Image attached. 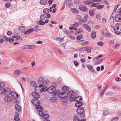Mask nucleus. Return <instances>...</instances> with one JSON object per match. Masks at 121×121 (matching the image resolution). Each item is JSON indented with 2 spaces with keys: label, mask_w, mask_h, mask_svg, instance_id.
Returning <instances> with one entry per match:
<instances>
[{
  "label": "nucleus",
  "mask_w": 121,
  "mask_h": 121,
  "mask_svg": "<svg viewBox=\"0 0 121 121\" xmlns=\"http://www.w3.org/2000/svg\"><path fill=\"white\" fill-rule=\"evenodd\" d=\"M74 92L73 91H69V93H60L58 95V96L60 98H61V101L64 102H65L67 100V97L69 96L70 101H72L75 97V95L73 94Z\"/></svg>",
  "instance_id": "f257e3e1"
},
{
  "label": "nucleus",
  "mask_w": 121,
  "mask_h": 121,
  "mask_svg": "<svg viewBox=\"0 0 121 121\" xmlns=\"http://www.w3.org/2000/svg\"><path fill=\"white\" fill-rule=\"evenodd\" d=\"M31 101L32 104L35 106V108L38 112L40 111H43V107L40 106V103L38 100L35 99H32Z\"/></svg>",
  "instance_id": "f03ea898"
},
{
  "label": "nucleus",
  "mask_w": 121,
  "mask_h": 121,
  "mask_svg": "<svg viewBox=\"0 0 121 121\" xmlns=\"http://www.w3.org/2000/svg\"><path fill=\"white\" fill-rule=\"evenodd\" d=\"M111 27H112L117 34L121 33V24L120 23H117L116 24L114 27L112 26Z\"/></svg>",
  "instance_id": "7ed1b4c3"
},
{
  "label": "nucleus",
  "mask_w": 121,
  "mask_h": 121,
  "mask_svg": "<svg viewBox=\"0 0 121 121\" xmlns=\"http://www.w3.org/2000/svg\"><path fill=\"white\" fill-rule=\"evenodd\" d=\"M56 84L55 83H53L52 86L47 89L48 92L50 93H52L56 90Z\"/></svg>",
  "instance_id": "20e7f679"
},
{
  "label": "nucleus",
  "mask_w": 121,
  "mask_h": 121,
  "mask_svg": "<svg viewBox=\"0 0 121 121\" xmlns=\"http://www.w3.org/2000/svg\"><path fill=\"white\" fill-rule=\"evenodd\" d=\"M42 111H40L38 112L39 115L43 117V119H44V120L45 119L48 120L49 117V115L47 114H44Z\"/></svg>",
  "instance_id": "39448f33"
},
{
  "label": "nucleus",
  "mask_w": 121,
  "mask_h": 121,
  "mask_svg": "<svg viewBox=\"0 0 121 121\" xmlns=\"http://www.w3.org/2000/svg\"><path fill=\"white\" fill-rule=\"evenodd\" d=\"M10 88L8 87L5 88L2 90V91L1 94H3L5 95H10Z\"/></svg>",
  "instance_id": "423d86ee"
},
{
  "label": "nucleus",
  "mask_w": 121,
  "mask_h": 121,
  "mask_svg": "<svg viewBox=\"0 0 121 121\" xmlns=\"http://www.w3.org/2000/svg\"><path fill=\"white\" fill-rule=\"evenodd\" d=\"M84 111V108L82 107H78L77 110V113L80 115L83 114Z\"/></svg>",
  "instance_id": "0eeeda50"
},
{
  "label": "nucleus",
  "mask_w": 121,
  "mask_h": 121,
  "mask_svg": "<svg viewBox=\"0 0 121 121\" xmlns=\"http://www.w3.org/2000/svg\"><path fill=\"white\" fill-rule=\"evenodd\" d=\"M79 9L80 10L83 12H86L88 10L87 8L84 5H81L79 6Z\"/></svg>",
  "instance_id": "6e6552de"
},
{
  "label": "nucleus",
  "mask_w": 121,
  "mask_h": 121,
  "mask_svg": "<svg viewBox=\"0 0 121 121\" xmlns=\"http://www.w3.org/2000/svg\"><path fill=\"white\" fill-rule=\"evenodd\" d=\"M12 97L14 99H17L18 97V95L14 91H12L10 94Z\"/></svg>",
  "instance_id": "1a4fd4ad"
},
{
  "label": "nucleus",
  "mask_w": 121,
  "mask_h": 121,
  "mask_svg": "<svg viewBox=\"0 0 121 121\" xmlns=\"http://www.w3.org/2000/svg\"><path fill=\"white\" fill-rule=\"evenodd\" d=\"M32 95L34 98H39L40 97V95L37 92H33L32 93Z\"/></svg>",
  "instance_id": "9d476101"
},
{
  "label": "nucleus",
  "mask_w": 121,
  "mask_h": 121,
  "mask_svg": "<svg viewBox=\"0 0 121 121\" xmlns=\"http://www.w3.org/2000/svg\"><path fill=\"white\" fill-rule=\"evenodd\" d=\"M9 95H6L4 98V100L7 103L10 101L12 99L11 97L9 96Z\"/></svg>",
  "instance_id": "9b49d317"
},
{
  "label": "nucleus",
  "mask_w": 121,
  "mask_h": 121,
  "mask_svg": "<svg viewBox=\"0 0 121 121\" xmlns=\"http://www.w3.org/2000/svg\"><path fill=\"white\" fill-rule=\"evenodd\" d=\"M69 90V88L67 86H64L62 88V90L63 92L61 93H68L67 92Z\"/></svg>",
  "instance_id": "f8f14e48"
},
{
  "label": "nucleus",
  "mask_w": 121,
  "mask_h": 121,
  "mask_svg": "<svg viewBox=\"0 0 121 121\" xmlns=\"http://www.w3.org/2000/svg\"><path fill=\"white\" fill-rule=\"evenodd\" d=\"M88 19V16L87 15H85L83 18H82V20L80 21L81 22H85L87 21Z\"/></svg>",
  "instance_id": "ddd939ff"
},
{
  "label": "nucleus",
  "mask_w": 121,
  "mask_h": 121,
  "mask_svg": "<svg viewBox=\"0 0 121 121\" xmlns=\"http://www.w3.org/2000/svg\"><path fill=\"white\" fill-rule=\"evenodd\" d=\"M65 3L66 6L69 7H71L72 5V3L70 0H67Z\"/></svg>",
  "instance_id": "4468645a"
},
{
  "label": "nucleus",
  "mask_w": 121,
  "mask_h": 121,
  "mask_svg": "<svg viewBox=\"0 0 121 121\" xmlns=\"http://www.w3.org/2000/svg\"><path fill=\"white\" fill-rule=\"evenodd\" d=\"M83 26L84 28L88 31H91V29L90 27L86 24H84L83 25Z\"/></svg>",
  "instance_id": "2eb2a0df"
},
{
  "label": "nucleus",
  "mask_w": 121,
  "mask_h": 121,
  "mask_svg": "<svg viewBox=\"0 0 121 121\" xmlns=\"http://www.w3.org/2000/svg\"><path fill=\"white\" fill-rule=\"evenodd\" d=\"M43 85L42 84H41L38 87H37L36 86L35 87V91L36 92L39 93L40 91V89H41V87L43 86Z\"/></svg>",
  "instance_id": "dca6fc26"
},
{
  "label": "nucleus",
  "mask_w": 121,
  "mask_h": 121,
  "mask_svg": "<svg viewBox=\"0 0 121 121\" xmlns=\"http://www.w3.org/2000/svg\"><path fill=\"white\" fill-rule=\"evenodd\" d=\"M121 16L118 15H117L115 18V19L116 21L117 22H121Z\"/></svg>",
  "instance_id": "f3484780"
},
{
  "label": "nucleus",
  "mask_w": 121,
  "mask_h": 121,
  "mask_svg": "<svg viewBox=\"0 0 121 121\" xmlns=\"http://www.w3.org/2000/svg\"><path fill=\"white\" fill-rule=\"evenodd\" d=\"M82 97L79 96H78L75 99H74V100L76 102H78L82 100Z\"/></svg>",
  "instance_id": "a211bd4d"
},
{
  "label": "nucleus",
  "mask_w": 121,
  "mask_h": 121,
  "mask_svg": "<svg viewBox=\"0 0 121 121\" xmlns=\"http://www.w3.org/2000/svg\"><path fill=\"white\" fill-rule=\"evenodd\" d=\"M99 4L97 3H93L92 2L91 4L90 5H89V6L91 7H95L98 6L99 5Z\"/></svg>",
  "instance_id": "6ab92c4d"
},
{
  "label": "nucleus",
  "mask_w": 121,
  "mask_h": 121,
  "mask_svg": "<svg viewBox=\"0 0 121 121\" xmlns=\"http://www.w3.org/2000/svg\"><path fill=\"white\" fill-rule=\"evenodd\" d=\"M92 0H87L83 2V4L85 5H90L92 3Z\"/></svg>",
  "instance_id": "aec40b11"
},
{
  "label": "nucleus",
  "mask_w": 121,
  "mask_h": 121,
  "mask_svg": "<svg viewBox=\"0 0 121 121\" xmlns=\"http://www.w3.org/2000/svg\"><path fill=\"white\" fill-rule=\"evenodd\" d=\"M44 78L43 77H40L38 81V83L39 84H41L44 83Z\"/></svg>",
  "instance_id": "412c9836"
},
{
  "label": "nucleus",
  "mask_w": 121,
  "mask_h": 121,
  "mask_svg": "<svg viewBox=\"0 0 121 121\" xmlns=\"http://www.w3.org/2000/svg\"><path fill=\"white\" fill-rule=\"evenodd\" d=\"M15 108L16 110L18 112H20L21 109V108L20 106L18 104H16L15 105Z\"/></svg>",
  "instance_id": "4be33fe9"
},
{
  "label": "nucleus",
  "mask_w": 121,
  "mask_h": 121,
  "mask_svg": "<svg viewBox=\"0 0 121 121\" xmlns=\"http://www.w3.org/2000/svg\"><path fill=\"white\" fill-rule=\"evenodd\" d=\"M5 84L3 82L0 83V94H1L2 93V90L3 89L2 88L5 86Z\"/></svg>",
  "instance_id": "5701e85b"
},
{
  "label": "nucleus",
  "mask_w": 121,
  "mask_h": 121,
  "mask_svg": "<svg viewBox=\"0 0 121 121\" xmlns=\"http://www.w3.org/2000/svg\"><path fill=\"white\" fill-rule=\"evenodd\" d=\"M20 73V72L18 70H17L14 72L13 74L15 76L17 77Z\"/></svg>",
  "instance_id": "b1692460"
},
{
  "label": "nucleus",
  "mask_w": 121,
  "mask_h": 121,
  "mask_svg": "<svg viewBox=\"0 0 121 121\" xmlns=\"http://www.w3.org/2000/svg\"><path fill=\"white\" fill-rule=\"evenodd\" d=\"M70 10L72 12L74 13L78 14V10L76 8H71Z\"/></svg>",
  "instance_id": "393cba45"
},
{
  "label": "nucleus",
  "mask_w": 121,
  "mask_h": 121,
  "mask_svg": "<svg viewBox=\"0 0 121 121\" xmlns=\"http://www.w3.org/2000/svg\"><path fill=\"white\" fill-rule=\"evenodd\" d=\"M49 12V10L48 9L45 8L43 10V13L45 14H48Z\"/></svg>",
  "instance_id": "a878e982"
},
{
  "label": "nucleus",
  "mask_w": 121,
  "mask_h": 121,
  "mask_svg": "<svg viewBox=\"0 0 121 121\" xmlns=\"http://www.w3.org/2000/svg\"><path fill=\"white\" fill-rule=\"evenodd\" d=\"M57 100V98L56 97H52L50 99L51 102H52L55 103L56 102Z\"/></svg>",
  "instance_id": "bb28decb"
},
{
  "label": "nucleus",
  "mask_w": 121,
  "mask_h": 121,
  "mask_svg": "<svg viewBox=\"0 0 121 121\" xmlns=\"http://www.w3.org/2000/svg\"><path fill=\"white\" fill-rule=\"evenodd\" d=\"M47 2L46 0H40V4L42 5H44L46 4Z\"/></svg>",
  "instance_id": "cd10ccee"
},
{
  "label": "nucleus",
  "mask_w": 121,
  "mask_h": 121,
  "mask_svg": "<svg viewBox=\"0 0 121 121\" xmlns=\"http://www.w3.org/2000/svg\"><path fill=\"white\" fill-rule=\"evenodd\" d=\"M47 90V89L46 88V87L45 86H43V87L41 88V89H40V91L41 92H46V91Z\"/></svg>",
  "instance_id": "c85d7f7f"
},
{
  "label": "nucleus",
  "mask_w": 121,
  "mask_h": 121,
  "mask_svg": "<svg viewBox=\"0 0 121 121\" xmlns=\"http://www.w3.org/2000/svg\"><path fill=\"white\" fill-rule=\"evenodd\" d=\"M82 105V102L80 101L77 102L75 103V105L76 107H79L80 106H81Z\"/></svg>",
  "instance_id": "c756f323"
},
{
  "label": "nucleus",
  "mask_w": 121,
  "mask_h": 121,
  "mask_svg": "<svg viewBox=\"0 0 121 121\" xmlns=\"http://www.w3.org/2000/svg\"><path fill=\"white\" fill-rule=\"evenodd\" d=\"M82 17V16L80 15H76V16L75 18L77 20H79V22H81L80 21L81 20H82V18H81Z\"/></svg>",
  "instance_id": "7c9ffc66"
},
{
  "label": "nucleus",
  "mask_w": 121,
  "mask_h": 121,
  "mask_svg": "<svg viewBox=\"0 0 121 121\" xmlns=\"http://www.w3.org/2000/svg\"><path fill=\"white\" fill-rule=\"evenodd\" d=\"M25 27L23 26H20L18 28V29L20 31L23 32L25 30Z\"/></svg>",
  "instance_id": "2f4dec72"
},
{
  "label": "nucleus",
  "mask_w": 121,
  "mask_h": 121,
  "mask_svg": "<svg viewBox=\"0 0 121 121\" xmlns=\"http://www.w3.org/2000/svg\"><path fill=\"white\" fill-rule=\"evenodd\" d=\"M89 13L90 16L91 17H93L94 16L95 14L94 11L92 10H89Z\"/></svg>",
  "instance_id": "473e14b6"
},
{
  "label": "nucleus",
  "mask_w": 121,
  "mask_h": 121,
  "mask_svg": "<svg viewBox=\"0 0 121 121\" xmlns=\"http://www.w3.org/2000/svg\"><path fill=\"white\" fill-rule=\"evenodd\" d=\"M33 30V29L32 28H31L27 30L24 33V34H29L30 33L32 32Z\"/></svg>",
  "instance_id": "72a5a7b5"
},
{
  "label": "nucleus",
  "mask_w": 121,
  "mask_h": 121,
  "mask_svg": "<svg viewBox=\"0 0 121 121\" xmlns=\"http://www.w3.org/2000/svg\"><path fill=\"white\" fill-rule=\"evenodd\" d=\"M96 36V32L95 31L92 32L91 34V37L93 39L95 38Z\"/></svg>",
  "instance_id": "f704fd0d"
},
{
  "label": "nucleus",
  "mask_w": 121,
  "mask_h": 121,
  "mask_svg": "<svg viewBox=\"0 0 121 121\" xmlns=\"http://www.w3.org/2000/svg\"><path fill=\"white\" fill-rule=\"evenodd\" d=\"M30 84L33 86L36 87L37 85L35 82L33 81H31L30 82Z\"/></svg>",
  "instance_id": "c9c22d12"
},
{
  "label": "nucleus",
  "mask_w": 121,
  "mask_h": 121,
  "mask_svg": "<svg viewBox=\"0 0 121 121\" xmlns=\"http://www.w3.org/2000/svg\"><path fill=\"white\" fill-rule=\"evenodd\" d=\"M60 91L59 90H55L53 92V95H56L59 94V93Z\"/></svg>",
  "instance_id": "e433bc0d"
},
{
  "label": "nucleus",
  "mask_w": 121,
  "mask_h": 121,
  "mask_svg": "<svg viewBox=\"0 0 121 121\" xmlns=\"http://www.w3.org/2000/svg\"><path fill=\"white\" fill-rule=\"evenodd\" d=\"M105 35L106 37L109 38L111 37L112 36L111 34L109 32L106 34Z\"/></svg>",
  "instance_id": "4c0bfd02"
},
{
  "label": "nucleus",
  "mask_w": 121,
  "mask_h": 121,
  "mask_svg": "<svg viewBox=\"0 0 121 121\" xmlns=\"http://www.w3.org/2000/svg\"><path fill=\"white\" fill-rule=\"evenodd\" d=\"M87 67L88 69L91 71L93 72H94V70L91 66L89 65H88L87 66Z\"/></svg>",
  "instance_id": "58836bf2"
},
{
  "label": "nucleus",
  "mask_w": 121,
  "mask_h": 121,
  "mask_svg": "<svg viewBox=\"0 0 121 121\" xmlns=\"http://www.w3.org/2000/svg\"><path fill=\"white\" fill-rule=\"evenodd\" d=\"M73 121H79L80 119L77 116H75L73 117Z\"/></svg>",
  "instance_id": "ea45409f"
},
{
  "label": "nucleus",
  "mask_w": 121,
  "mask_h": 121,
  "mask_svg": "<svg viewBox=\"0 0 121 121\" xmlns=\"http://www.w3.org/2000/svg\"><path fill=\"white\" fill-rule=\"evenodd\" d=\"M82 35H79L76 37V39L77 40H80L82 38Z\"/></svg>",
  "instance_id": "a19ab883"
},
{
  "label": "nucleus",
  "mask_w": 121,
  "mask_h": 121,
  "mask_svg": "<svg viewBox=\"0 0 121 121\" xmlns=\"http://www.w3.org/2000/svg\"><path fill=\"white\" fill-rule=\"evenodd\" d=\"M104 6L103 5H100L98 6L97 8L98 9H102L104 7Z\"/></svg>",
  "instance_id": "79ce46f5"
},
{
  "label": "nucleus",
  "mask_w": 121,
  "mask_h": 121,
  "mask_svg": "<svg viewBox=\"0 0 121 121\" xmlns=\"http://www.w3.org/2000/svg\"><path fill=\"white\" fill-rule=\"evenodd\" d=\"M38 24L39 25H43L45 24V22H43V21L40 20L39 21Z\"/></svg>",
  "instance_id": "37998d69"
},
{
  "label": "nucleus",
  "mask_w": 121,
  "mask_h": 121,
  "mask_svg": "<svg viewBox=\"0 0 121 121\" xmlns=\"http://www.w3.org/2000/svg\"><path fill=\"white\" fill-rule=\"evenodd\" d=\"M118 117H116L113 118L111 120V121H117L118 119Z\"/></svg>",
  "instance_id": "c03bdc74"
},
{
  "label": "nucleus",
  "mask_w": 121,
  "mask_h": 121,
  "mask_svg": "<svg viewBox=\"0 0 121 121\" xmlns=\"http://www.w3.org/2000/svg\"><path fill=\"white\" fill-rule=\"evenodd\" d=\"M79 26V24L78 23H76L74 24H73L72 25V26L74 28L75 27H77Z\"/></svg>",
  "instance_id": "a18cd8bd"
},
{
  "label": "nucleus",
  "mask_w": 121,
  "mask_h": 121,
  "mask_svg": "<svg viewBox=\"0 0 121 121\" xmlns=\"http://www.w3.org/2000/svg\"><path fill=\"white\" fill-rule=\"evenodd\" d=\"M50 83L49 81L48 80H46L44 81L43 83L45 85H48Z\"/></svg>",
  "instance_id": "49530a36"
},
{
  "label": "nucleus",
  "mask_w": 121,
  "mask_h": 121,
  "mask_svg": "<svg viewBox=\"0 0 121 121\" xmlns=\"http://www.w3.org/2000/svg\"><path fill=\"white\" fill-rule=\"evenodd\" d=\"M37 47V46L35 45H30V49H33Z\"/></svg>",
  "instance_id": "de8ad7c7"
},
{
  "label": "nucleus",
  "mask_w": 121,
  "mask_h": 121,
  "mask_svg": "<svg viewBox=\"0 0 121 121\" xmlns=\"http://www.w3.org/2000/svg\"><path fill=\"white\" fill-rule=\"evenodd\" d=\"M107 89V87H105L104 88V89L101 92V93L100 94V96H101L102 95H103L104 92H105V90Z\"/></svg>",
  "instance_id": "09e8293b"
},
{
  "label": "nucleus",
  "mask_w": 121,
  "mask_h": 121,
  "mask_svg": "<svg viewBox=\"0 0 121 121\" xmlns=\"http://www.w3.org/2000/svg\"><path fill=\"white\" fill-rule=\"evenodd\" d=\"M45 14H43L41 15L40 17V19L42 20H43L45 19Z\"/></svg>",
  "instance_id": "8fccbe9b"
},
{
  "label": "nucleus",
  "mask_w": 121,
  "mask_h": 121,
  "mask_svg": "<svg viewBox=\"0 0 121 121\" xmlns=\"http://www.w3.org/2000/svg\"><path fill=\"white\" fill-rule=\"evenodd\" d=\"M23 49H30V45H25Z\"/></svg>",
  "instance_id": "3c124183"
},
{
  "label": "nucleus",
  "mask_w": 121,
  "mask_h": 121,
  "mask_svg": "<svg viewBox=\"0 0 121 121\" xmlns=\"http://www.w3.org/2000/svg\"><path fill=\"white\" fill-rule=\"evenodd\" d=\"M118 13L117 15L120 16H121V9H119L118 10Z\"/></svg>",
  "instance_id": "603ef678"
},
{
  "label": "nucleus",
  "mask_w": 121,
  "mask_h": 121,
  "mask_svg": "<svg viewBox=\"0 0 121 121\" xmlns=\"http://www.w3.org/2000/svg\"><path fill=\"white\" fill-rule=\"evenodd\" d=\"M82 49H84V51L86 50V47L82 48L77 49V50L78 51H82Z\"/></svg>",
  "instance_id": "864d4df0"
},
{
  "label": "nucleus",
  "mask_w": 121,
  "mask_h": 121,
  "mask_svg": "<svg viewBox=\"0 0 121 121\" xmlns=\"http://www.w3.org/2000/svg\"><path fill=\"white\" fill-rule=\"evenodd\" d=\"M74 64L75 66L76 67L78 66L79 65L78 63L76 61H74Z\"/></svg>",
  "instance_id": "5fc2aeb1"
},
{
  "label": "nucleus",
  "mask_w": 121,
  "mask_h": 121,
  "mask_svg": "<svg viewBox=\"0 0 121 121\" xmlns=\"http://www.w3.org/2000/svg\"><path fill=\"white\" fill-rule=\"evenodd\" d=\"M97 44L99 46H101L103 45V43L102 42H98Z\"/></svg>",
  "instance_id": "6e6d98bb"
},
{
  "label": "nucleus",
  "mask_w": 121,
  "mask_h": 121,
  "mask_svg": "<svg viewBox=\"0 0 121 121\" xmlns=\"http://www.w3.org/2000/svg\"><path fill=\"white\" fill-rule=\"evenodd\" d=\"M56 40H58L59 41H62L63 40V39L62 38H60L59 37L56 38Z\"/></svg>",
  "instance_id": "4d7b16f0"
},
{
  "label": "nucleus",
  "mask_w": 121,
  "mask_h": 121,
  "mask_svg": "<svg viewBox=\"0 0 121 121\" xmlns=\"http://www.w3.org/2000/svg\"><path fill=\"white\" fill-rule=\"evenodd\" d=\"M108 113V112L107 110H104L103 111V114L105 116L107 115Z\"/></svg>",
  "instance_id": "13d9d810"
},
{
  "label": "nucleus",
  "mask_w": 121,
  "mask_h": 121,
  "mask_svg": "<svg viewBox=\"0 0 121 121\" xmlns=\"http://www.w3.org/2000/svg\"><path fill=\"white\" fill-rule=\"evenodd\" d=\"M120 45L119 44H116L113 47V48L114 49L118 47Z\"/></svg>",
  "instance_id": "bf43d9fd"
},
{
  "label": "nucleus",
  "mask_w": 121,
  "mask_h": 121,
  "mask_svg": "<svg viewBox=\"0 0 121 121\" xmlns=\"http://www.w3.org/2000/svg\"><path fill=\"white\" fill-rule=\"evenodd\" d=\"M115 80L117 81H121V79L120 77H117L116 78Z\"/></svg>",
  "instance_id": "052dcab7"
},
{
  "label": "nucleus",
  "mask_w": 121,
  "mask_h": 121,
  "mask_svg": "<svg viewBox=\"0 0 121 121\" xmlns=\"http://www.w3.org/2000/svg\"><path fill=\"white\" fill-rule=\"evenodd\" d=\"M53 1V0H50L48 1V3L49 5H51Z\"/></svg>",
  "instance_id": "680f3d73"
},
{
  "label": "nucleus",
  "mask_w": 121,
  "mask_h": 121,
  "mask_svg": "<svg viewBox=\"0 0 121 121\" xmlns=\"http://www.w3.org/2000/svg\"><path fill=\"white\" fill-rule=\"evenodd\" d=\"M103 60V59H100L99 60L97 61L96 62V63H97L98 64H99L100 62H101Z\"/></svg>",
  "instance_id": "e2e57ef3"
},
{
  "label": "nucleus",
  "mask_w": 121,
  "mask_h": 121,
  "mask_svg": "<svg viewBox=\"0 0 121 121\" xmlns=\"http://www.w3.org/2000/svg\"><path fill=\"white\" fill-rule=\"evenodd\" d=\"M10 6V4L9 3H7L5 5V6L6 7L8 8Z\"/></svg>",
  "instance_id": "0e129e2a"
},
{
  "label": "nucleus",
  "mask_w": 121,
  "mask_h": 121,
  "mask_svg": "<svg viewBox=\"0 0 121 121\" xmlns=\"http://www.w3.org/2000/svg\"><path fill=\"white\" fill-rule=\"evenodd\" d=\"M102 22L103 23H105L106 22V20L105 17H103L102 18Z\"/></svg>",
  "instance_id": "69168bd1"
},
{
  "label": "nucleus",
  "mask_w": 121,
  "mask_h": 121,
  "mask_svg": "<svg viewBox=\"0 0 121 121\" xmlns=\"http://www.w3.org/2000/svg\"><path fill=\"white\" fill-rule=\"evenodd\" d=\"M14 119L15 121H18L19 119V117H16V116L14 117Z\"/></svg>",
  "instance_id": "338daca9"
},
{
  "label": "nucleus",
  "mask_w": 121,
  "mask_h": 121,
  "mask_svg": "<svg viewBox=\"0 0 121 121\" xmlns=\"http://www.w3.org/2000/svg\"><path fill=\"white\" fill-rule=\"evenodd\" d=\"M36 43L38 44H40L42 43L43 42L39 40L37 41L36 42Z\"/></svg>",
  "instance_id": "774afa93"
}]
</instances>
